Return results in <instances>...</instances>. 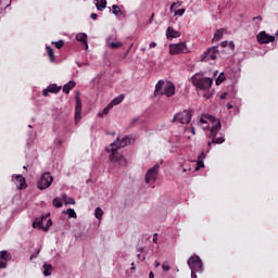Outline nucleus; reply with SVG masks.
<instances>
[{
	"mask_svg": "<svg viewBox=\"0 0 278 278\" xmlns=\"http://www.w3.org/2000/svg\"><path fill=\"white\" fill-rule=\"evenodd\" d=\"M153 242H154V243H157V233H154V235H153Z\"/></svg>",
	"mask_w": 278,
	"mask_h": 278,
	"instance_id": "49",
	"label": "nucleus"
},
{
	"mask_svg": "<svg viewBox=\"0 0 278 278\" xmlns=\"http://www.w3.org/2000/svg\"><path fill=\"white\" fill-rule=\"evenodd\" d=\"M154 16H155V14H152L150 21L153 20Z\"/></svg>",
	"mask_w": 278,
	"mask_h": 278,
	"instance_id": "56",
	"label": "nucleus"
},
{
	"mask_svg": "<svg viewBox=\"0 0 278 278\" xmlns=\"http://www.w3.org/2000/svg\"><path fill=\"white\" fill-rule=\"evenodd\" d=\"M127 142H129V137L123 138L119 142L115 141L111 143L109 148H106V151L111 153V162L117 164L118 166H126L127 160H125L123 154L118 153V149L127 147Z\"/></svg>",
	"mask_w": 278,
	"mask_h": 278,
	"instance_id": "1",
	"label": "nucleus"
},
{
	"mask_svg": "<svg viewBox=\"0 0 278 278\" xmlns=\"http://www.w3.org/2000/svg\"><path fill=\"white\" fill-rule=\"evenodd\" d=\"M180 34L179 31L173 29V27H168L166 30V37L167 38H179Z\"/></svg>",
	"mask_w": 278,
	"mask_h": 278,
	"instance_id": "19",
	"label": "nucleus"
},
{
	"mask_svg": "<svg viewBox=\"0 0 278 278\" xmlns=\"http://www.w3.org/2000/svg\"><path fill=\"white\" fill-rule=\"evenodd\" d=\"M75 86H77V84L75 83V80H70L67 84H65L63 86V92L65 94H68L71 92V90H73V88H75Z\"/></svg>",
	"mask_w": 278,
	"mask_h": 278,
	"instance_id": "17",
	"label": "nucleus"
},
{
	"mask_svg": "<svg viewBox=\"0 0 278 278\" xmlns=\"http://www.w3.org/2000/svg\"><path fill=\"white\" fill-rule=\"evenodd\" d=\"M184 173H186V168L184 169Z\"/></svg>",
	"mask_w": 278,
	"mask_h": 278,
	"instance_id": "59",
	"label": "nucleus"
},
{
	"mask_svg": "<svg viewBox=\"0 0 278 278\" xmlns=\"http://www.w3.org/2000/svg\"><path fill=\"white\" fill-rule=\"evenodd\" d=\"M91 18H92L93 21H97V18H99V15H97V13H92V14H91Z\"/></svg>",
	"mask_w": 278,
	"mask_h": 278,
	"instance_id": "45",
	"label": "nucleus"
},
{
	"mask_svg": "<svg viewBox=\"0 0 278 278\" xmlns=\"http://www.w3.org/2000/svg\"><path fill=\"white\" fill-rule=\"evenodd\" d=\"M76 40L81 42L86 50H88V35L86 33H79L76 35Z\"/></svg>",
	"mask_w": 278,
	"mask_h": 278,
	"instance_id": "15",
	"label": "nucleus"
},
{
	"mask_svg": "<svg viewBox=\"0 0 278 278\" xmlns=\"http://www.w3.org/2000/svg\"><path fill=\"white\" fill-rule=\"evenodd\" d=\"M131 266H132V267H131V270H135V269H136V267H134V263L131 264Z\"/></svg>",
	"mask_w": 278,
	"mask_h": 278,
	"instance_id": "55",
	"label": "nucleus"
},
{
	"mask_svg": "<svg viewBox=\"0 0 278 278\" xmlns=\"http://www.w3.org/2000/svg\"><path fill=\"white\" fill-rule=\"evenodd\" d=\"M51 184H53V176H51V173L46 172L41 175L40 179L37 182V188L39 190H47V188L51 187Z\"/></svg>",
	"mask_w": 278,
	"mask_h": 278,
	"instance_id": "6",
	"label": "nucleus"
},
{
	"mask_svg": "<svg viewBox=\"0 0 278 278\" xmlns=\"http://www.w3.org/2000/svg\"><path fill=\"white\" fill-rule=\"evenodd\" d=\"M46 51L49 55L50 62H55V52L53 51V48H51V46H47Z\"/></svg>",
	"mask_w": 278,
	"mask_h": 278,
	"instance_id": "27",
	"label": "nucleus"
},
{
	"mask_svg": "<svg viewBox=\"0 0 278 278\" xmlns=\"http://www.w3.org/2000/svg\"><path fill=\"white\" fill-rule=\"evenodd\" d=\"M138 122V119H132V123H137Z\"/></svg>",
	"mask_w": 278,
	"mask_h": 278,
	"instance_id": "57",
	"label": "nucleus"
},
{
	"mask_svg": "<svg viewBox=\"0 0 278 278\" xmlns=\"http://www.w3.org/2000/svg\"><path fill=\"white\" fill-rule=\"evenodd\" d=\"M52 45H54L56 49H62V47H64V40L53 41Z\"/></svg>",
	"mask_w": 278,
	"mask_h": 278,
	"instance_id": "34",
	"label": "nucleus"
},
{
	"mask_svg": "<svg viewBox=\"0 0 278 278\" xmlns=\"http://www.w3.org/2000/svg\"><path fill=\"white\" fill-rule=\"evenodd\" d=\"M45 220H47V217H42L41 219H36L33 223V227L36 229V227H38L39 229H43L45 230V226L42 225L45 223Z\"/></svg>",
	"mask_w": 278,
	"mask_h": 278,
	"instance_id": "24",
	"label": "nucleus"
},
{
	"mask_svg": "<svg viewBox=\"0 0 278 278\" xmlns=\"http://www.w3.org/2000/svg\"><path fill=\"white\" fill-rule=\"evenodd\" d=\"M112 104L109 103L106 108L103 109L102 113L99 114L100 118H103V116H108L110 114V111L112 110Z\"/></svg>",
	"mask_w": 278,
	"mask_h": 278,
	"instance_id": "28",
	"label": "nucleus"
},
{
	"mask_svg": "<svg viewBox=\"0 0 278 278\" xmlns=\"http://www.w3.org/2000/svg\"><path fill=\"white\" fill-rule=\"evenodd\" d=\"M112 12L118 18H121V16H123V10H121V7H118L117 4L112 5Z\"/></svg>",
	"mask_w": 278,
	"mask_h": 278,
	"instance_id": "26",
	"label": "nucleus"
},
{
	"mask_svg": "<svg viewBox=\"0 0 278 278\" xmlns=\"http://www.w3.org/2000/svg\"><path fill=\"white\" fill-rule=\"evenodd\" d=\"M220 47H223V49H225L226 47H229V41H222Z\"/></svg>",
	"mask_w": 278,
	"mask_h": 278,
	"instance_id": "42",
	"label": "nucleus"
},
{
	"mask_svg": "<svg viewBox=\"0 0 278 278\" xmlns=\"http://www.w3.org/2000/svg\"><path fill=\"white\" fill-rule=\"evenodd\" d=\"M75 121L76 123L81 121V98L80 97H76Z\"/></svg>",
	"mask_w": 278,
	"mask_h": 278,
	"instance_id": "12",
	"label": "nucleus"
},
{
	"mask_svg": "<svg viewBox=\"0 0 278 278\" xmlns=\"http://www.w3.org/2000/svg\"><path fill=\"white\" fill-rule=\"evenodd\" d=\"M94 216L96 218H98V220H101V218H103V210H101V207H97L94 212Z\"/></svg>",
	"mask_w": 278,
	"mask_h": 278,
	"instance_id": "32",
	"label": "nucleus"
},
{
	"mask_svg": "<svg viewBox=\"0 0 278 278\" xmlns=\"http://www.w3.org/2000/svg\"><path fill=\"white\" fill-rule=\"evenodd\" d=\"M191 134L194 136L197 131L194 130V127H191Z\"/></svg>",
	"mask_w": 278,
	"mask_h": 278,
	"instance_id": "54",
	"label": "nucleus"
},
{
	"mask_svg": "<svg viewBox=\"0 0 278 278\" xmlns=\"http://www.w3.org/2000/svg\"><path fill=\"white\" fill-rule=\"evenodd\" d=\"M192 121V111L185 110L176 113L172 119V123H180L181 125H188Z\"/></svg>",
	"mask_w": 278,
	"mask_h": 278,
	"instance_id": "4",
	"label": "nucleus"
},
{
	"mask_svg": "<svg viewBox=\"0 0 278 278\" xmlns=\"http://www.w3.org/2000/svg\"><path fill=\"white\" fill-rule=\"evenodd\" d=\"M15 184L18 190H25V188H27V181L23 175H15Z\"/></svg>",
	"mask_w": 278,
	"mask_h": 278,
	"instance_id": "14",
	"label": "nucleus"
},
{
	"mask_svg": "<svg viewBox=\"0 0 278 278\" xmlns=\"http://www.w3.org/2000/svg\"><path fill=\"white\" fill-rule=\"evenodd\" d=\"M181 53H190L186 42L169 45V55H181Z\"/></svg>",
	"mask_w": 278,
	"mask_h": 278,
	"instance_id": "5",
	"label": "nucleus"
},
{
	"mask_svg": "<svg viewBox=\"0 0 278 278\" xmlns=\"http://www.w3.org/2000/svg\"><path fill=\"white\" fill-rule=\"evenodd\" d=\"M175 94V85L173 84H167L164 86V93L163 96L165 97H174Z\"/></svg>",
	"mask_w": 278,
	"mask_h": 278,
	"instance_id": "16",
	"label": "nucleus"
},
{
	"mask_svg": "<svg viewBox=\"0 0 278 278\" xmlns=\"http://www.w3.org/2000/svg\"><path fill=\"white\" fill-rule=\"evenodd\" d=\"M228 94H229V93L224 92V93L220 96V99H222V100L227 99V96H228Z\"/></svg>",
	"mask_w": 278,
	"mask_h": 278,
	"instance_id": "46",
	"label": "nucleus"
},
{
	"mask_svg": "<svg viewBox=\"0 0 278 278\" xmlns=\"http://www.w3.org/2000/svg\"><path fill=\"white\" fill-rule=\"evenodd\" d=\"M191 84L199 90H210L214 81L210 77H203L201 74H195L191 77Z\"/></svg>",
	"mask_w": 278,
	"mask_h": 278,
	"instance_id": "3",
	"label": "nucleus"
},
{
	"mask_svg": "<svg viewBox=\"0 0 278 278\" xmlns=\"http://www.w3.org/2000/svg\"><path fill=\"white\" fill-rule=\"evenodd\" d=\"M62 198L60 199V198H54L53 199V201H52V205L54 206V207H62Z\"/></svg>",
	"mask_w": 278,
	"mask_h": 278,
	"instance_id": "31",
	"label": "nucleus"
},
{
	"mask_svg": "<svg viewBox=\"0 0 278 278\" xmlns=\"http://www.w3.org/2000/svg\"><path fill=\"white\" fill-rule=\"evenodd\" d=\"M149 278H155V274H153V271H151V273L149 274Z\"/></svg>",
	"mask_w": 278,
	"mask_h": 278,
	"instance_id": "52",
	"label": "nucleus"
},
{
	"mask_svg": "<svg viewBox=\"0 0 278 278\" xmlns=\"http://www.w3.org/2000/svg\"><path fill=\"white\" fill-rule=\"evenodd\" d=\"M24 169L27 170V166H24Z\"/></svg>",
	"mask_w": 278,
	"mask_h": 278,
	"instance_id": "58",
	"label": "nucleus"
},
{
	"mask_svg": "<svg viewBox=\"0 0 278 278\" xmlns=\"http://www.w3.org/2000/svg\"><path fill=\"white\" fill-rule=\"evenodd\" d=\"M38 255H40V250H36L35 253H33V254L30 255V261H31V260H36V257H38Z\"/></svg>",
	"mask_w": 278,
	"mask_h": 278,
	"instance_id": "40",
	"label": "nucleus"
},
{
	"mask_svg": "<svg viewBox=\"0 0 278 278\" xmlns=\"http://www.w3.org/2000/svg\"><path fill=\"white\" fill-rule=\"evenodd\" d=\"M64 214H67L68 218H77V213L73 208H67Z\"/></svg>",
	"mask_w": 278,
	"mask_h": 278,
	"instance_id": "30",
	"label": "nucleus"
},
{
	"mask_svg": "<svg viewBox=\"0 0 278 278\" xmlns=\"http://www.w3.org/2000/svg\"><path fill=\"white\" fill-rule=\"evenodd\" d=\"M228 47L230 49H236V45L233 43V41L228 42Z\"/></svg>",
	"mask_w": 278,
	"mask_h": 278,
	"instance_id": "44",
	"label": "nucleus"
},
{
	"mask_svg": "<svg viewBox=\"0 0 278 278\" xmlns=\"http://www.w3.org/2000/svg\"><path fill=\"white\" fill-rule=\"evenodd\" d=\"M109 47H110L111 49H121V47H123V42H121V41L111 42V43H109Z\"/></svg>",
	"mask_w": 278,
	"mask_h": 278,
	"instance_id": "33",
	"label": "nucleus"
},
{
	"mask_svg": "<svg viewBox=\"0 0 278 278\" xmlns=\"http://www.w3.org/2000/svg\"><path fill=\"white\" fill-rule=\"evenodd\" d=\"M125 100V96L121 94L117 96L115 99H113L110 104L112 105V108H114V105H119V103H123V101Z\"/></svg>",
	"mask_w": 278,
	"mask_h": 278,
	"instance_id": "22",
	"label": "nucleus"
},
{
	"mask_svg": "<svg viewBox=\"0 0 278 278\" xmlns=\"http://www.w3.org/2000/svg\"><path fill=\"white\" fill-rule=\"evenodd\" d=\"M162 268L165 273H168V270H170V265H168V262H165L162 264Z\"/></svg>",
	"mask_w": 278,
	"mask_h": 278,
	"instance_id": "38",
	"label": "nucleus"
},
{
	"mask_svg": "<svg viewBox=\"0 0 278 278\" xmlns=\"http://www.w3.org/2000/svg\"><path fill=\"white\" fill-rule=\"evenodd\" d=\"M205 164L203 163V161H199L195 170H201V168H203Z\"/></svg>",
	"mask_w": 278,
	"mask_h": 278,
	"instance_id": "39",
	"label": "nucleus"
},
{
	"mask_svg": "<svg viewBox=\"0 0 278 278\" xmlns=\"http://www.w3.org/2000/svg\"><path fill=\"white\" fill-rule=\"evenodd\" d=\"M227 78L225 76V73H220L219 76L216 78L215 84L216 86H220L223 81H225Z\"/></svg>",
	"mask_w": 278,
	"mask_h": 278,
	"instance_id": "29",
	"label": "nucleus"
},
{
	"mask_svg": "<svg viewBox=\"0 0 278 278\" xmlns=\"http://www.w3.org/2000/svg\"><path fill=\"white\" fill-rule=\"evenodd\" d=\"M175 8H181V2L177 1L172 3L169 11L173 12V10H175Z\"/></svg>",
	"mask_w": 278,
	"mask_h": 278,
	"instance_id": "35",
	"label": "nucleus"
},
{
	"mask_svg": "<svg viewBox=\"0 0 278 278\" xmlns=\"http://www.w3.org/2000/svg\"><path fill=\"white\" fill-rule=\"evenodd\" d=\"M154 264H155V268H160V265H161L160 262L155 261Z\"/></svg>",
	"mask_w": 278,
	"mask_h": 278,
	"instance_id": "53",
	"label": "nucleus"
},
{
	"mask_svg": "<svg viewBox=\"0 0 278 278\" xmlns=\"http://www.w3.org/2000/svg\"><path fill=\"white\" fill-rule=\"evenodd\" d=\"M219 53L220 51H218V47L208 48L207 51L201 55V62H210V60H216Z\"/></svg>",
	"mask_w": 278,
	"mask_h": 278,
	"instance_id": "9",
	"label": "nucleus"
},
{
	"mask_svg": "<svg viewBox=\"0 0 278 278\" xmlns=\"http://www.w3.org/2000/svg\"><path fill=\"white\" fill-rule=\"evenodd\" d=\"M51 273H53V265L52 264H43V275L45 277H51Z\"/></svg>",
	"mask_w": 278,
	"mask_h": 278,
	"instance_id": "20",
	"label": "nucleus"
},
{
	"mask_svg": "<svg viewBox=\"0 0 278 278\" xmlns=\"http://www.w3.org/2000/svg\"><path fill=\"white\" fill-rule=\"evenodd\" d=\"M0 258L3 261V262H10L12 260V254H10V252L8 251H1L0 252Z\"/></svg>",
	"mask_w": 278,
	"mask_h": 278,
	"instance_id": "25",
	"label": "nucleus"
},
{
	"mask_svg": "<svg viewBox=\"0 0 278 278\" xmlns=\"http://www.w3.org/2000/svg\"><path fill=\"white\" fill-rule=\"evenodd\" d=\"M157 175H160V164H155L148 169L146 174V184H155L157 181Z\"/></svg>",
	"mask_w": 278,
	"mask_h": 278,
	"instance_id": "7",
	"label": "nucleus"
},
{
	"mask_svg": "<svg viewBox=\"0 0 278 278\" xmlns=\"http://www.w3.org/2000/svg\"><path fill=\"white\" fill-rule=\"evenodd\" d=\"M166 83L164 80H159L155 85L154 97H164V87Z\"/></svg>",
	"mask_w": 278,
	"mask_h": 278,
	"instance_id": "13",
	"label": "nucleus"
},
{
	"mask_svg": "<svg viewBox=\"0 0 278 278\" xmlns=\"http://www.w3.org/2000/svg\"><path fill=\"white\" fill-rule=\"evenodd\" d=\"M5 266H8V263L3 258H0V268H5Z\"/></svg>",
	"mask_w": 278,
	"mask_h": 278,
	"instance_id": "41",
	"label": "nucleus"
},
{
	"mask_svg": "<svg viewBox=\"0 0 278 278\" xmlns=\"http://www.w3.org/2000/svg\"><path fill=\"white\" fill-rule=\"evenodd\" d=\"M191 278H197V270H191Z\"/></svg>",
	"mask_w": 278,
	"mask_h": 278,
	"instance_id": "47",
	"label": "nucleus"
},
{
	"mask_svg": "<svg viewBox=\"0 0 278 278\" xmlns=\"http://www.w3.org/2000/svg\"><path fill=\"white\" fill-rule=\"evenodd\" d=\"M62 201L65 205H75V199L73 198H70L68 195L66 194H62Z\"/></svg>",
	"mask_w": 278,
	"mask_h": 278,
	"instance_id": "23",
	"label": "nucleus"
},
{
	"mask_svg": "<svg viewBox=\"0 0 278 278\" xmlns=\"http://www.w3.org/2000/svg\"><path fill=\"white\" fill-rule=\"evenodd\" d=\"M60 90H62V87H60L55 84H52V85L48 86L47 89H43L42 94H43V97H48L49 92H52V94H58V92H60Z\"/></svg>",
	"mask_w": 278,
	"mask_h": 278,
	"instance_id": "11",
	"label": "nucleus"
},
{
	"mask_svg": "<svg viewBox=\"0 0 278 278\" xmlns=\"http://www.w3.org/2000/svg\"><path fill=\"white\" fill-rule=\"evenodd\" d=\"M225 34V28H219L215 31L214 37H213V42H218L219 40L223 39V36Z\"/></svg>",
	"mask_w": 278,
	"mask_h": 278,
	"instance_id": "18",
	"label": "nucleus"
},
{
	"mask_svg": "<svg viewBox=\"0 0 278 278\" xmlns=\"http://www.w3.org/2000/svg\"><path fill=\"white\" fill-rule=\"evenodd\" d=\"M227 109H228V110H233V105H232L231 103H228V104H227Z\"/></svg>",
	"mask_w": 278,
	"mask_h": 278,
	"instance_id": "50",
	"label": "nucleus"
},
{
	"mask_svg": "<svg viewBox=\"0 0 278 278\" xmlns=\"http://www.w3.org/2000/svg\"><path fill=\"white\" fill-rule=\"evenodd\" d=\"M253 21H262V16L253 17Z\"/></svg>",
	"mask_w": 278,
	"mask_h": 278,
	"instance_id": "51",
	"label": "nucleus"
},
{
	"mask_svg": "<svg viewBox=\"0 0 278 278\" xmlns=\"http://www.w3.org/2000/svg\"><path fill=\"white\" fill-rule=\"evenodd\" d=\"M150 49H155V47H157V43L155 41H152L150 45H149Z\"/></svg>",
	"mask_w": 278,
	"mask_h": 278,
	"instance_id": "43",
	"label": "nucleus"
},
{
	"mask_svg": "<svg viewBox=\"0 0 278 278\" xmlns=\"http://www.w3.org/2000/svg\"><path fill=\"white\" fill-rule=\"evenodd\" d=\"M204 118L206 121H210V123H212L210 134H208V138L211 139V141H207V147L210 151V149L212 148V144H223V142H225V137H216L218 136V130L222 128L220 119H216V117L210 114L204 115Z\"/></svg>",
	"mask_w": 278,
	"mask_h": 278,
	"instance_id": "2",
	"label": "nucleus"
},
{
	"mask_svg": "<svg viewBox=\"0 0 278 278\" xmlns=\"http://www.w3.org/2000/svg\"><path fill=\"white\" fill-rule=\"evenodd\" d=\"M97 10H99L100 12H103V10H105V8H108V0H97Z\"/></svg>",
	"mask_w": 278,
	"mask_h": 278,
	"instance_id": "21",
	"label": "nucleus"
},
{
	"mask_svg": "<svg viewBox=\"0 0 278 278\" xmlns=\"http://www.w3.org/2000/svg\"><path fill=\"white\" fill-rule=\"evenodd\" d=\"M53 225V222L51 219L47 220L46 227L43 226V231H49V228Z\"/></svg>",
	"mask_w": 278,
	"mask_h": 278,
	"instance_id": "37",
	"label": "nucleus"
},
{
	"mask_svg": "<svg viewBox=\"0 0 278 278\" xmlns=\"http://www.w3.org/2000/svg\"><path fill=\"white\" fill-rule=\"evenodd\" d=\"M190 270H195L197 273H201L203 270V262L201 257L197 255H192L187 262Z\"/></svg>",
	"mask_w": 278,
	"mask_h": 278,
	"instance_id": "8",
	"label": "nucleus"
},
{
	"mask_svg": "<svg viewBox=\"0 0 278 278\" xmlns=\"http://www.w3.org/2000/svg\"><path fill=\"white\" fill-rule=\"evenodd\" d=\"M184 14H186V9H178L175 12V16H184Z\"/></svg>",
	"mask_w": 278,
	"mask_h": 278,
	"instance_id": "36",
	"label": "nucleus"
},
{
	"mask_svg": "<svg viewBox=\"0 0 278 278\" xmlns=\"http://www.w3.org/2000/svg\"><path fill=\"white\" fill-rule=\"evenodd\" d=\"M201 125L207 124V121H205L203 117L200 118Z\"/></svg>",
	"mask_w": 278,
	"mask_h": 278,
	"instance_id": "48",
	"label": "nucleus"
},
{
	"mask_svg": "<svg viewBox=\"0 0 278 278\" xmlns=\"http://www.w3.org/2000/svg\"><path fill=\"white\" fill-rule=\"evenodd\" d=\"M258 45H268L275 42V36L266 34V31H260L256 36Z\"/></svg>",
	"mask_w": 278,
	"mask_h": 278,
	"instance_id": "10",
	"label": "nucleus"
}]
</instances>
